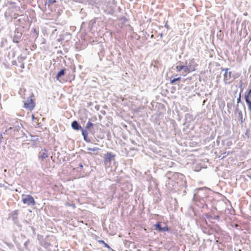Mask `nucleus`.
Masks as SVG:
<instances>
[{"label":"nucleus","mask_w":251,"mask_h":251,"mask_svg":"<svg viewBox=\"0 0 251 251\" xmlns=\"http://www.w3.org/2000/svg\"><path fill=\"white\" fill-rule=\"evenodd\" d=\"M56 2V0H46L45 5L48 4V6Z\"/></svg>","instance_id":"42"},{"label":"nucleus","mask_w":251,"mask_h":251,"mask_svg":"<svg viewBox=\"0 0 251 251\" xmlns=\"http://www.w3.org/2000/svg\"><path fill=\"white\" fill-rule=\"evenodd\" d=\"M170 83L172 84H175L176 81H178L181 79V76H178V75H176L175 76H172L170 78Z\"/></svg>","instance_id":"27"},{"label":"nucleus","mask_w":251,"mask_h":251,"mask_svg":"<svg viewBox=\"0 0 251 251\" xmlns=\"http://www.w3.org/2000/svg\"><path fill=\"white\" fill-rule=\"evenodd\" d=\"M240 85L239 86V88H240V92L241 93H243V90H244V88L243 87V82L241 80L240 81Z\"/></svg>","instance_id":"48"},{"label":"nucleus","mask_w":251,"mask_h":251,"mask_svg":"<svg viewBox=\"0 0 251 251\" xmlns=\"http://www.w3.org/2000/svg\"><path fill=\"white\" fill-rule=\"evenodd\" d=\"M2 242L10 250L15 251V248L14 245L11 243L7 241L6 239L2 240Z\"/></svg>","instance_id":"23"},{"label":"nucleus","mask_w":251,"mask_h":251,"mask_svg":"<svg viewBox=\"0 0 251 251\" xmlns=\"http://www.w3.org/2000/svg\"><path fill=\"white\" fill-rule=\"evenodd\" d=\"M154 229L159 232H161L162 227L161 226V222H157L153 225Z\"/></svg>","instance_id":"29"},{"label":"nucleus","mask_w":251,"mask_h":251,"mask_svg":"<svg viewBox=\"0 0 251 251\" xmlns=\"http://www.w3.org/2000/svg\"><path fill=\"white\" fill-rule=\"evenodd\" d=\"M31 141L36 142L38 140V138L37 136H32V138L30 140Z\"/></svg>","instance_id":"49"},{"label":"nucleus","mask_w":251,"mask_h":251,"mask_svg":"<svg viewBox=\"0 0 251 251\" xmlns=\"http://www.w3.org/2000/svg\"><path fill=\"white\" fill-rule=\"evenodd\" d=\"M104 133L106 134L107 139L109 141H110L111 138V135L110 131H105L104 130Z\"/></svg>","instance_id":"43"},{"label":"nucleus","mask_w":251,"mask_h":251,"mask_svg":"<svg viewBox=\"0 0 251 251\" xmlns=\"http://www.w3.org/2000/svg\"><path fill=\"white\" fill-rule=\"evenodd\" d=\"M12 240L14 242V243H16V242L17 241V237L14 234H13L12 235Z\"/></svg>","instance_id":"51"},{"label":"nucleus","mask_w":251,"mask_h":251,"mask_svg":"<svg viewBox=\"0 0 251 251\" xmlns=\"http://www.w3.org/2000/svg\"><path fill=\"white\" fill-rule=\"evenodd\" d=\"M119 20L122 21L123 24H125L128 21V19L125 16H122L119 18Z\"/></svg>","instance_id":"45"},{"label":"nucleus","mask_w":251,"mask_h":251,"mask_svg":"<svg viewBox=\"0 0 251 251\" xmlns=\"http://www.w3.org/2000/svg\"><path fill=\"white\" fill-rule=\"evenodd\" d=\"M6 5H9V7L14 9L15 11H18L20 10V7L17 5L16 3L12 1H8L7 2Z\"/></svg>","instance_id":"22"},{"label":"nucleus","mask_w":251,"mask_h":251,"mask_svg":"<svg viewBox=\"0 0 251 251\" xmlns=\"http://www.w3.org/2000/svg\"><path fill=\"white\" fill-rule=\"evenodd\" d=\"M27 17L26 18V19H25V18H22L21 17L19 19L15 20L14 21V24L16 26V27L21 28L25 30L27 25Z\"/></svg>","instance_id":"11"},{"label":"nucleus","mask_w":251,"mask_h":251,"mask_svg":"<svg viewBox=\"0 0 251 251\" xmlns=\"http://www.w3.org/2000/svg\"><path fill=\"white\" fill-rule=\"evenodd\" d=\"M239 108V103H237V104L235 106V109L234 112L240 111Z\"/></svg>","instance_id":"54"},{"label":"nucleus","mask_w":251,"mask_h":251,"mask_svg":"<svg viewBox=\"0 0 251 251\" xmlns=\"http://www.w3.org/2000/svg\"><path fill=\"white\" fill-rule=\"evenodd\" d=\"M26 231L29 233H32V234L34 235L35 234V229L34 227L30 225H28L26 227Z\"/></svg>","instance_id":"31"},{"label":"nucleus","mask_w":251,"mask_h":251,"mask_svg":"<svg viewBox=\"0 0 251 251\" xmlns=\"http://www.w3.org/2000/svg\"><path fill=\"white\" fill-rule=\"evenodd\" d=\"M214 231L218 234H222L223 231L218 225H216V226L214 228Z\"/></svg>","instance_id":"37"},{"label":"nucleus","mask_w":251,"mask_h":251,"mask_svg":"<svg viewBox=\"0 0 251 251\" xmlns=\"http://www.w3.org/2000/svg\"><path fill=\"white\" fill-rule=\"evenodd\" d=\"M14 244H15L16 247L19 246V245H20V243L18 241H17L16 242V243H15Z\"/></svg>","instance_id":"62"},{"label":"nucleus","mask_w":251,"mask_h":251,"mask_svg":"<svg viewBox=\"0 0 251 251\" xmlns=\"http://www.w3.org/2000/svg\"><path fill=\"white\" fill-rule=\"evenodd\" d=\"M5 133H0V144L2 142V140L3 139V134H4Z\"/></svg>","instance_id":"53"},{"label":"nucleus","mask_w":251,"mask_h":251,"mask_svg":"<svg viewBox=\"0 0 251 251\" xmlns=\"http://www.w3.org/2000/svg\"><path fill=\"white\" fill-rule=\"evenodd\" d=\"M167 232L168 233H172V230L167 225H166L165 226L162 227V229L161 230V232Z\"/></svg>","instance_id":"36"},{"label":"nucleus","mask_w":251,"mask_h":251,"mask_svg":"<svg viewBox=\"0 0 251 251\" xmlns=\"http://www.w3.org/2000/svg\"><path fill=\"white\" fill-rule=\"evenodd\" d=\"M235 114L236 115V117L237 118L238 120L241 122V123L242 124L245 121V119L243 117V113L241 110L234 112Z\"/></svg>","instance_id":"24"},{"label":"nucleus","mask_w":251,"mask_h":251,"mask_svg":"<svg viewBox=\"0 0 251 251\" xmlns=\"http://www.w3.org/2000/svg\"><path fill=\"white\" fill-rule=\"evenodd\" d=\"M31 36L32 38L36 39L38 36V32L36 30L35 28H33L31 31Z\"/></svg>","instance_id":"34"},{"label":"nucleus","mask_w":251,"mask_h":251,"mask_svg":"<svg viewBox=\"0 0 251 251\" xmlns=\"http://www.w3.org/2000/svg\"><path fill=\"white\" fill-rule=\"evenodd\" d=\"M246 91H248V92H251V88H249Z\"/></svg>","instance_id":"64"},{"label":"nucleus","mask_w":251,"mask_h":251,"mask_svg":"<svg viewBox=\"0 0 251 251\" xmlns=\"http://www.w3.org/2000/svg\"><path fill=\"white\" fill-rule=\"evenodd\" d=\"M71 127L75 131H79L80 130L82 132V130L83 129V128L82 127L79 123L76 121L74 120L71 123Z\"/></svg>","instance_id":"18"},{"label":"nucleus","mask_w":251,"mask_h":251,"mask_svg":"<svg viewBox=\"0 0 251 251\" xmlns=\"http://www.w3.org/2000/svg\"><path fill=\"white\" fill-rule=\"evenodd\" d=\"M217 209L216 207L214 205H212L210 211L208 213H203L202 217L203 218L208 219L209 222L212 223H214L215 222L214 220L219 221L220 218V215L219 214L216 215L215 214V213L217 211Z\"/></svg>","instance_id":"3"},{"label":"nucleus","mask_w":251,"mask_h":251,"mask_svg":"<svg viewBox=\"0 0 251 251\" xmlns=\"http://www.w3.org/2000/svg\"><path fill=\"white\" fill-rule=\"evenodd\" d=\"M244 99L245 101H251V92L246 91L244 94Z\"/></svg>","instance_id":"32"},{"label":"nucleus","mask_w":251,"mask_h":251,"mask_svg":"<svg viewBox=\"0 0 251 251\" xmlns=\"http://www.w3.org/2000/svg\"><path fill=\"white\" fill-rule=\"evenodd\" d=\"M195 61L194 58H192L189 60V62H187V66L192 71H195L196 70L195 64Z\"/></svg>","instance_id":"25"},{"label":"nucleus","mask_w":251,"mask_h":251,"mask_svg":"<svg viewBox=\"0 0 251 251\" xmlns=\"http://www.w3.org/2000/svg\"><path fill=\"white\" fill-rule=\"evenodd\" d=\"M11 63L14 66H17L18 65L17 62V61L16 60H13L11 62Z\"/></svg>","instance_id":"57"},{"label":"nucleus","mask_w":251,"mask_h":251,"mask_svg":"<svg viewBox=\"0 0 251 251\" xmlns=\"http://www.w3.org/2000/svg\"><path fill=\"white\" fill-rule=\"evenodd\" d=\"M116 154L110 151H107L103 155L104 162L106 164L110 163L112 161L115 160Z\"/></svg>","instance_id":"13"},{"label":"nucleus","mask_w":251,"mask_h":251,"mask_svg":"<svg viewBox=\"0 0 251 251\" xmlns=\"http://www.w3.org/2000/svg\"><path fill=\"white\" fill-rule=\"evenodd\" d=\"M3 46H4L3 42V41H1L0 43V47L1 48H2L3 47Z\"/></svg>","instance_id":"63"},{"label":"nucleus","mask_w":251,"mask_h":251,"mask_svg":"<svg viewBox=\"0 0 251 251\" xmlns=\"http://www.w3.org/2000/svg\"><path fill=\"white\" fill-rule=\"evenodd\" d=\"M66 69L64 68L58 71L55 76L56 80L60 81V78L66 74Z\"/></svg>","instance_id":"20"},{"label":"nucleus","mask_w":251,"mask_h":251,"mask_svg":"<svg viewBox=\"0 0 251 251\" xmlns=\"http://www.w3.org/2000/svg\"><path fill=\"white\" fill-rule=\"evenodd\" d=\"M189 213L191 216L193 214L194 216H197V211L194 207L191 206L189 208Z\"/></svg>","instance_id":"33"},{"label":"nucleus","mask_w":251,"mask_h":251,"mask_svg":"<svg viewBox=\"0 0 251 251\" xmlns=\"http://www.w3.org/2000/svg\"><path fill=\"white\" fill-rule=\"evenodd\" d=\"M221 70L222 71H225V74L224 75V79L225 81H227L229 80L231 78V72H228V68H221Z\"/></svg>","instance_id":"19"},{"label":"nucleus","mask_w":251,"mask_h":251,"mask_svg":"<svg viewBox=\"0 0 251 251\" xmlns=\"http://www.w3.org/2000/svg\"><path fill=\"white\" fill-rule=\"evenodd\" d=\"M178 108L183 112H186L189 111V108L184 105L179 104Z\"/></svg>","instance_id":"38"},{"label":"nucleus","mask_w":251,"mask_h":251,"mask_svg":"<svg viewBox=\"0 0 251 251\" xmlns=\"http://www.w3.org/2000/svg\"><path fill=\"white\" fill-rule=\"evenodd\" d=\"M96 23V19H93L89 21V22L88 23V29L89 31L92 30Z\"/></svg>","instance_id":"30"},{"label":"nucleus","mask_w":251,"mask_h":251,"mask_svg":"<svg viewBox=\"0 0 251 251\" xmlns=\"http://www.w3.org/2000/svg\"><path fill=\"white\" fill-rule=\"evenodd\" d=\"M16 55V51L12 49L10 51L8 52L6 57H5L4 61L3 62V64L4 66H6V63H8L9 61L10 60L11 58H14Z\"/></svg>","instance_id":"15"},{"label":"nucleus","mask_w":251,"mask_h":251,"mask_svg":"<svg viewBox=\"0 0 251 251\" xmlns=\"http://www.w3.org/2000/svg\"><path fill=\"white\" fill-rule=\"evenodd\" d=\"M167 126L168 127L169 132L173 135H176L179 133V129L177 128V124L174 120L167 121Z\"/></svg>","instance_id":"7"},{"label":"nucleus","mask_w":251,"mask_h":251,"mask_svg":"<svg viewBox=\"0 0 251 251\" xmlns=\"http://www.w3.org/2000/svg\"><path fill=\"white\" fill-rule=\"evenodd\" d=\"M209 194H214L213 192L210 188L207 187L198 188L194 190L192 200L200 203L201 201H203V199Z\"/></svg>","instance_id":"2"},{"label":"nucleus","mask_w":251,"mask_h":251,"mask_svg":"<svg viewBox=\"0 0 251 251\" xmlns=\"http://www.w3.org/2000/svg\"><path fill=\"white\" fill-rule=\"evenodd\" d=\"M30 243V240L28 239L24 244V248L26 251H30V249L28 247Z\"/></svg>","instance_id":"39"},{"label":"nucleus","mask_w":251,"mask_h":251,"mask_svg":"<svg viewBox=\"0 0 251 251\" xmlns=\"http://www.w3.org/2000/svg\"><path fill=\"white\" fill-rule=\"evenodd\" d=\"M194 170L195 172H199L201 170V167L199 166H198V165H196L195 167V168H194Z\"/></svg>","instance_id":"50"},{"label":"nucleus","mask_w":251,"mask_h":251,"mask_svg":"<svg viewBox=\"0 0 251 251\" xmlns=\"http://www.w3.org/2000/svg\"><path fill=\"white\" fill-rule=\"evenodd\" d=\"M23 223H24V224H26V225H27L28 226V225H30V224L29 222V221H28L27 220H24V221H23Z\"/></svg>","instance_id":"59"},{"label":"nucleus","mask_w":251,"mask_h":251,"mask_svg":"<svg viewBox=\"0 0 251 251\" xmlns=\"http://www.w3.org/2000/svg\"><path fill=\"white\" fill-rule=\"evenodd\" d=\"M34 97V94L31 93L30 96L27 98L26 100L23 101V107L31 111L35 108L36 103L35 100L33 99V98Z\"/></svg>","instance_id":"6"},{"label":"nucleus","mask_w":251,"mask_h":251,"mask_svg":"<svg viewBox=\"0 0 251 251\" xmlns=\"http://www.w3.org/2000/svg\"><path fill=\"white\" fill-rule=\"evenodd\" d=\"M21 63V64L20 65L21 68L24 69L25 68V64H24V63Z\"/></svg>","instance_id":"61"},{"label":"nucleus","mask_w":251,"mask_h":251,"mask_svg":"<svg viewBox=\"0 0 251 251\" xmlns=\"http://www.w3.org/2000/svg\"><path fill=\"white\" fill-rule=\"evenodd\" d=\"M83 167V164H82V163L81 162V163H79V164L78 165L77 168L82 169Z\"/></svg>","instance_id":"56"},{"label":"nucleus","mask_w":251,"mask_h":251,"mask_svg":"<svg viewBox=\"0 0 251 251\" xmlns=\"http://www.w3.org/2000/svg\"><path fill=\"white\" fill-rule=\"evenodd\" d=\"M153 201L155 202H158L159 201H160V199L158 197L157 198H156V199H154Z\"/></svg>","instance_id":"58"},{"label":"nucleus","mask_w":251,"mask_h":251,"mask_svg":"<svg viewBox=\"0 0 251 251\" xmlns=\"http://www.w3.org/2000/svg\"><path fill=\"white\" fill-rule=\"evenodd\" d=\"M4 16L7 20H11L13 18L16 19L18 17H22V16H19L18 14H16V13H14L13 15H10L8 12H5L4 13Z\"/></svg>","instance_id":"26"},{"label":"nucleus","mask_w":251,"mask_h":251,"mask_svg":"<svg viewBox=\"0 0 251 251\" xmlns=\"http://www.w3.org/2000/svg\"><path fill=\"white\" fill-rule=\"evenodd\" d=\"M22 202L24 204L29 206H34L36 205V201L34 198L30 195H23L22 197Z\"/></svg>","instance_id":"10"},{"label":"nucleus","mask_w":251,"mask_h":251,"mask_svg":"<svg viewBox=\"0 0 251 251\" xmlns=\"http://www.w3.org/2000/svg\"><path fill=\"white\" fill-rule=\"evenodd\" d=\"M245 102L247 105L248 110L250 112V113L251 115V101L248 100V101H245Z\"/></svg>","instance_id":"46"},{"label":"nucleus","mask_w":251,"mask_h":251,"mask_svg":"<svg viewBox=\"0 0 251 251\" xmlns=\"http://www.w3.org/2000/svg\"><path fill=\"white\" fill-rule=\"evenodd\" d=\"M16 247L19 251H24V249L22 248L21 244L19 245V246H17Z\"/></svg>","instance_id":"55"},{"label":"nucleus","mask_w":251,"mask_h":251,"mask_svg":"<svg viewBox=\"0 0 251 251\" xmlns=\"http://www.w3.org/2000/svg\"><path fill=\"white\" fill-rule=\"evenodd\" d=\"M82 135L83 136L84 141L87 143H95V141H97L95 139V136H94V138H92V137L89 138L88 137V134H87L86 136V135H85V134Z\"/></svg>","instance_id":"21"},{"label":"nucleus","mask_w":251,"mask_h":251,"mask_svg":"<svg viewBox=\"0 0 251 251\" xmlns=\"http://www.w3.org/2000/svg\"><path fill=\"white\" fill-rule=\"evenodd\" d=\"M21 127H23V125L21 124H20L19 125H18L17 126L13 127H10L8 128L7 129L6 131H9V130H13L14 132H18Z\"/></svg>","instance_id":"28"},{"label":"nucleus","mask_w":251,"mask_h":251,"mask_svg":"<svg viewBox=\"0 0 251 251\" xmlns=\"http://www.w3.org/2000/svg\"><path fill=\"white\" fill-rule=\"evenodd\" d=\"M104 138V129L102 130L101 133L100 134H97L95 136V139L97 140V141L99 142V140L98 139H102Z\"/></svg>","instance_id":"35"},{"label":"nucleus","mask_w":251,"mask_h":251,"mask_svg":"<svg viewBox=\"0 0 251 251\" xmlns=\"http://www.w3.org/2000/svg\"><path fill=\"white\" fill-rule=\"evenodd\" d=\"M25 31L21 28L16 27L14 31V35L13 37L12 41L14 43H19L22 40V35Z\"/></svg>","instance_id":"9"},{"label":"nucleus","mask_w":251,"mask_h":251,"mask_svg":"<svg viewBox=\"0 0 251 251\" xmlns=\"http://www.w3.org/2000/svg\"><path fill=\"white\" fill-rule=\"evenodd\" d=\"M164 26L167 29H169V25H168V24L167 23V22H166V23L165 24Z\"/></svg>","instance_id":"60"},{"label":"nucleus","mask_w":251,"mask_h":251,"mask_svg":"<svg viewBox=\"0 0 251 251\" xmlns=\"http://www.w3.org/2000/svg\"><path fill=\"white\" fill-rule=\"evenodd\" d=\"M73 1L81 3H86L87 2V0H73Z\"/></svg>","instance_id":"47"},{"label":"nucleus","mask_w":251,"mask_h":251,"mask_svg":"<svg viewBox=\"0 0 251 251\" xmlns=\"http://www.w3.org/2000/svg\"><path fill=\"white\" fill-rule=\"evenodd\" d=\"M213 194H209L203 199V201H201L200 203L201 205V207L203 209L206 208L208 209V204H211V205H214L216 200L214 199Z\"/></svg>","instance_id":"8"},{"label":"nucleus","mask_w":251,"mask_h":251,"mask_svg":"<svg viewBox=\"0 0 251 251\" xmlns=\"http://www.w3.org/2000/svg\"><path fill=\"white\" fill-rule=\"evenodd\" d=\"M98 242L101 244H103L104 245V247H105L108 249H111V248L109 246V245L107 243L105 242V241L104 240H98Z\"/></svg>","instance_id":"40"},{"label":"nucleus","mask_w":251,"mask_h":251,"mask_svg":"<svg viewBox=\"0 0 251 251\" xmlns=\"http://www.w3.org/2000/svg\"><path fill=\"white\" fill-rule=\"evenodd\" d=\"M48 151L45 148L41 149V151L39 152L38 158L41 160L43 161L46 158L49 157L48 154Z\"/></svg>","instance_id":"16"},{"label":"nucleus","mask_w":251,"mask_h":251,"mask_svg":"<svg viewBox=\"0 0 251 251\" xmlns=\"http://www.w3.org/2000/svg\"><path fill=\"white\" fill-rule=\"evenodd\" d=\"M38 239L39 241L40 245L46 249L50 246V244L49 242L47 237L43 238V236L38 235Z\"/></svg>","instance_id":"14"},{"label":"nucleus","mask_w":251,"mask_h":251,"mask_svg":"<svg viewBox=\"0 0 251 251\" xmlns=\"http://www.w3.org/2000/svg\"><path fill=\"white\" fill-rule=\"evenodd\" d=\"M241 97H242V96H239V97H238V98H237V103H242L243 104V105H244V103H242V100H241Z\"/></svg>","instance_id":"52"},{"label":"nucleus","mask_w":251,"mask_h":251,"mask_svg":"<svg viewBox=\"0 0 251 251\" xmlns=\"http://www.w3.org/2000/svg\"><path fill=\"white\" fill-rule=\"evenodd\" d=\"M19 210H15L8 214V220L11 219L14 225H16L21 231L22 230V225L19 220Z\"/></svg>","instance_id":"4"},{"label":"nucleus","mask_w":251,"mask_h":251,"mask_svg":"<svg viewBox=\"0 0 251 251\" xmlns=\"http://www.w3.org/2000/svg\"><path fill=\"white\" fill-rule=\"evenodd\" d=\"M25 56H22L20 55L18 57L17 59L19 63H23V62L25 59Z\"/></svg>","instance_id":"44"},{"label":"nucleus","mask_w":251,"mask_h":251,"mask_svg":"<svg viewBox=\"0 0 251 251\" xmlns=\"http://www.w3.org/2000/svg\"><path fill=\"white\" fill-rule=\"evenodd\" d=\"M166 186L169 189L182 192L183 195L187 193V185L186 177L184 175L179 173H173L171 177L168 178Z\"/></svg>","instance_id":"1"},{"label":"nucleus","mask_w":251,"mask_h":251,"mask_svg":"<svg viewBox=\"0 0 251 251\" xmlns=\"http://www.w3.org/2000/svg\"><path fill=\"white\" fill-rule=\"evenodd\" d=\"M100 150V149L98 148V147H94L93 148H87V151H93V152H95V151H99ZM93 154L96 155L98 153L94 152Z\"/></svg>","instance_id":"41"},{"label":"nucleus","mask_w":251,"mask_h":251,"mask_svg":"<svg viewBox=\"0 0 251 251\" xmlns=\"http://www.w3.org/2000/svg\"><path fill=\"white\" fill-rule=\"evenodd\" d=\"M94 126V124L92 123L91 119H88V121L87 122L85 126L83 128V129L82 130V135L85 134L86 136H87V134H89V133H91V129L93 128Z\"/></svg>","instance_id":"12"},{"label":"nucleus","mask_w":251,"mask_h":251,"mask_svg":"<svg viewBox=\"0 0 251 251\" xmlns=\"http://www.w3.org/2000/svg\"><path fill=\"white\" fill-rule=\"evenodd\" d=\"M178 64L176 67V70L177 72H181L182 75L183 76L186 75L192 72L187 66V61H185V63L179 61Z\"/></svg>","instance_id":"5"},{"label":"nucleus","mask_w":251,"mask_h":251,"mask_svg":"<svg viewBox=\"0 0 251 251\" xmlns=\"http://www.w3.org/2000/svg\"><path fill=\"white\" fill-rule=\"evenodd\" d=\"M116 5L115 3H112L111 5L107 6L106 9L104 10V12L107 15H114L115 12V8Z\"/></svg>","instance_id":"17"}]
</instances>
